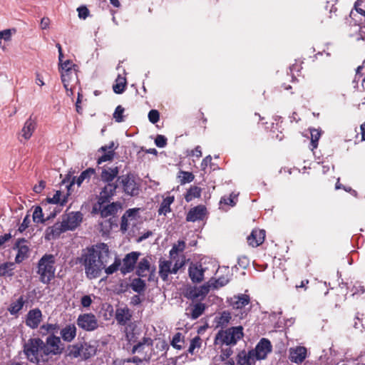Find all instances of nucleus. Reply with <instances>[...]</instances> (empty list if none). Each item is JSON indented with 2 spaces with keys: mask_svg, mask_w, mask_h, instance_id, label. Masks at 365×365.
I'll return each mask as SVG.
<instances>
[{
  "mask_svg": "<svg viewBox=\"0 0 365 365\" xmlns=\"http://www.w3.org/2000/svg\"><path fill=\"white\" fill-rule=\"evenodd\" d=\"M184 343V336L180 332L176 333L171 341L172 346L178 350H181L183 348Z\"/></svg>",
  "mask_w": 365,
  "mask_h": 365,
  "instance_id": "35",
  "label": "nucleus"
},
{
  "mask_svg": "<svg viewBox=\"0 0 365 365\" xmlns=\"http://www.w3.org/2000/svg\"><path fill=\"white\" fill-rule=\"evenodd\" d=\"M205 310V305L203 304L199 303L196 304L192 309H191V315L193 319L198 318L204 312Z\"/></svg>",
  "mask_w": 365,
  "mask_h": 365,
  "instance_id": "44",
  "label": "nucleus"
},
{
  "mask_svg": "<svg viewBox=\"0 0 365 365\" xmlns=\"http://www.w3.org/2000/svg\"><path fill=\"white\" fill-rule=\"evenodd\" d=\"M307 350L304 346H298L290 348L289 350V359L295 364H302L307 357Z\"/></svg>",
  "mask_w": 365,
  "mask_h": 365,
  "instance_id": "16",
  "label": "nucleus"
},
{
  "mask_svg": "<svg viewBox=\"0 0 365 365\" xmlns=\"http://www.w3.org/2000/svg\"><path fill=\"white\" fill-rule=\"evenodd\" d=\"M24 304V301L23 299V297L19 298L15 302H13L10 305V307L9 308V312L11 314H15L18 313L19 311H20L22 309Z\"/></svg>",
  "mask_w": 365,
  "mask_h": 365,
  "instance_id": "40",
  "label": "nucleus"
},
{
  "mask_svg": "<svg viewBox=\"0 0 365 365\" xmlns=\"http://www.w3.org/2000/svg\"><path fill=\"white\" fill-rule=\"evenodd\" d=\"M310 130L311 135V146L312 150L315 149L318 145V140L321 136V132L315 128H312Z\"/></svg>",
  "mask_w": 365,
  "mask_h": 365,
  "instance_id": "41",
  "label": "nucleus"
},
{
  "mask_svg": "<svg viewBox=\"0 0 365 365\" xmlns=\"http://www.w3.org/2000/svg\"><path fill=\"white\" fill-rule=\"evenodd\" d=\"M99 209L101 210V216L107 217L110 215H114L117 212V205L112 203L104 207H103V205H100Z\"/></svg>",
  "mask_w": 365,
  "mask_h": 365,
  "instance_id": "34",
  "label": "nucleus"
},
{
  "mask_svg": "<svg viewBox=\"0 0 365 365\" xmlns=\"http://www.w3.org/2000/svg\"><path fill=\"white\" fill-rule=\"evenodd\" d=\"M155 348L160 351H164L168 349V345L165 341L158 340V341L155 344Z\"/></svg>",
  "mask_w": 365,
  "mask_h": 365,
  "instance_id": "61",
  "label": "nucleus"
},
{
  "mask_svg": "<svg viewBox=\"0 0 365 365\" xmlns=\"http://www.w3.org/2000/svg\"><path fill=\"white\" fill-rule=\"evenodd\" d=\"M66 232L65 228L63 227V225L61 222L55 223L53 226L49 227L46 230V239L48 240H51L52 239H56L59 235Z\"/></svg>",
  "mask_w": 365,
  "mask_h": 365,
  "instance_id": "21",
  "label": "nucleus"
},
{
  "mask_svg": "<svg viewBox=\"0 0 365 365\" xmlns=\"http://www.w3.org/2000/svg\"><path fill=\"white\" fill-rule=\"evenodd\" d=\"M12 31L15 32V30L5 29L4 31H0V40L4 39L6 41H10L12 35Z\"/></svg>",
  "mask_w": 365,
  "mask_h": 365,
  "instance_id": "55",
  "label": "nucleus"
},
{
  "mask_svg": "<svg viewBox=\"0 0 365 365\" xmlns=\"http://www.w3.org/2000/svg\"><path fill=\"white\" fill-rule=\"evenodd\" d=\"M103 153L104 154L98 158V164H101L102 163L110 161L113 159L114 153H113L112 150H108Z\"/></svg>",
  "mask_w": 365,
  "mask_h": 365,
  "instance_id": "52",
  "label": "nucleus"
},
{
  "mask_svg": "<svg viewBox=\"0 0 365 365\" xmlns=\"http://www.w3.org/2000/svg\"><path fill=\"white\" fill-rule=\"evenodd\" d=\"M14 269V264L12 262H7L0 265V276L10 277L13 274Z\"/></svg>",
  "mask_w": 365,
  "mask_h": 365,
  "instance_id": "37",
  "label": "nucleus"
},
{
  "mask_svg": "<svg viewBox=\"0 0 365 365\" xmlns=\"http://www.w3.org/2000/svg\"><path fill=\"white\" fill-rule=\"evenodd\" d=\"M82 219L80 212H71L64 215L61 222L66 231L73 230L81 224Z\"/></svg>",
  "mask_w": 365,
  "mask_h": 365,
  "instance_id": "12",
  "label": "nucleus"
},
{
  "mask_svg": "<svg viewBox=\"0 0 365 365\" xmlns=\"http://www.w3.org/2000/svg\"><path fill=\"white\" fill-rule=\"evenodd\" d=\"M139 210L140 209L138 208H133L128 210L123 215V219H128L130 221L135 220L136 216L138 214Z\"/></svg>",
  "mask_w": 365,
  "mask_h": 365,
  "instance_id": "48",
  "label": "nucleus"
},
{
  "mask_svg": "<svg viewBox=\"0 0 365 365\" xmlns=\"http://www.w3.org/2000/svg\"><path fill=\"white\" fill-rule=\"evenodd\" d=\"M153 271L154 269H151L150 262L147 258H143L139 262L137 269L138 276L142 277H147Z\"/></svg>",
  "mask_w": 365,
  "mask_h": 365,
  "instance_id": "25",
  "label": "nucleus"
},
{
  "mask_svg": "<svg viewBox=\"0 0 365 365\" xmlns=\"http://www.w3.org/2000/svg\"><path fill=\"white\" fill-rule=\"evenodd\" d=\"M153 344V340L150 337H143L141 341H138L136 344L133 346L132 354L138 353H144L145 351V348H150Z\"/></svg>",
  "mask_w": 365,
  "mask_h": 365,
  "instance_id": "23",
  "label": "nucleus"
},
{
  "mask_svg": "<svg viewBox=\"0 0 365 365\" xmlns=\"http://www.w3.org/2000/svg\"><path fill=\"white\" fill-rule=\"evenodd\" d=\"M179 178H180V183L182 185L192 182L195 177L192 173L181 171Z\"/></svg>",
  "mask_w": 365,
  "mask_h": 365,
  "instance_id": "47",
  "label": "nucleus"
},
{
  "mask_svg": "<svg viewBox=\"0 0 365 365\" xmlns=\"http://www.w3.org/2000/svg\"><path fill=\"white\" fill-rule=\"evenodd\" d=\"M148 119L152 123H156L159 121L160 114L157 110H151L148 113Z\"/></svg>",
  "mask_w": 365,
  "mask_h": 365,
  "instance_id": "54",
  "label": "nucleus"
},
{
  "mask_svg": "<svg viewBox=\"0 0 365 365\" xmlns=\"http://www.w3.org/2000/svg\"><path fill=\"white\" fill-rule=\"evenodd\" d=\"M119 185L122 186L125 193L130 196H136L139 194L140 185L135 181V178L133 174L128 173L120 176L118 178Z\"/></svg>",
  "mask_w": 365,
  "mask_h": 365,
  "instance_id": "8",
  "label": "nucleus"
},
{
  "mask_svg": "<svg viewBox=\"0 0 365 365\" xmlns=\"http://www.w3.org/2000/svg\"><path fill=\"white\" fill-rule=\"evenodd\" d=\"M95 174V170L93 168H88L86 170L83 171L81 174L77 178H73L72 182H71L70 185H72L73 184H77V185L79 187L81 185L83 181L87 180L88 181L91 176H93Z\"/></svg>",
  "mask_w": 365,
  "mask_h": 365,
  "instance_id": "27",
  "label": "nucleus"
},
{
  "mask_svg": "<svg viewBox=\"0 0 365 365\" xmlns=\"http://www.w3.org/2000/svg\"><path fill=\"white\" fill-rule=\"evenodd\" d=\"M207 212L206 207L203 205H197L192 208L187 213L186 220L189 222L202 220Z\"/></svg>",
  "mask_w": 365,
  "mask_h": 365,
  "instance_id": "18",
  "label": "nucleus"
},
{
  "mask_svg": "<svg viewBox=\"0 0 365 365\" xmlns=\"http://www.w3.org/2000/svg\"><path fill=\"white\" fill-rule=\"evenodd\" d=\"M61 339L58 336L51 335L46 338V342H43V350L45 356L49 354L56 355L62 352L63 348L61 347Z\"/></svg>",
  "mask_w": 365,
  "mask_h": 365,
  "instance_id": "11",
  "label": "nucleus"
},
{
  "mask_svg": "<svg viewBox=\"0 0 365 365\" xmlns=\"http://www.w3.org/2000/svg\"><path fill=\"white\" fill-rule=\"evenodd\" d=\"M119 170L118 167L107 168L103 170L101 173V179L108 183H113V180L118 175Z\"/></svg>",
  "mask_w": 365,
  "mask_h": 365,
  "instance_id": "24",
  "label": "nucleus"
},
{
  "mask_svg": "<svg viewBox=\"0 0 365 365\" xmlns=\"http://www.w3.org/2000/svg\"><path fill=\"white\" fill-rule=\"evenodd\" d=\"M60 334L64 341L70 342L76 335V328L74 325H67L61 330Z\"/></svg>",
  "mask_w": 365,
  "mask_h": 365,
  "instance_id": "26",
  "label": "nucleus"
},
{
  "mask_svg": "<svg viewBox=\"0 0 365 365\" xmlns=\"http://www.w3.org/2000/svg\"><path fill=\"white\" fill-rule=\"evenodd\" d=\"M244 336L242 326L232 327L220 330L215 337V344L220 346H235Z\"/></svg>",
  "mask_w": 365,
  "mask_h": 365,
  "instance_id": "3",
  "label": "nucleus"
},
{
  "mask_svg": "<svg viewBox=\"0 0 365 365\" xmlns=\"http://www.w3.org/2000/svg\"><path fill=\"white\" fill-rule=\"evenodd\" d=\"M117 185L115 183H107L100 192L98 202L99 205L110 202V198L115 195Z\"/></svg>",
  "mask_w": 365,
  "mask_h": 365,
  "instance_id": "15",
  "label": "nucleus"
},
{
  "mask_svg": "<svg viewBox=\"0 0 365 365\" xmlns=\"http://www.w3.org/2000/svg\"><path fill=\"white\" fill-rule=\"evenodd\" d=\"M55 257L53 255H43L38 262L37 273L40 281L46 284L50 283L55 275Z\"/></svg>",
  "mask_w": 365,
  "mask_h": 365,
  "instance_id": "5",
  "label": "nucleus"
},
{
  "mask_svg": "<svg viewBox=\"0 0 365 365\" xmlns=\"http://www.w3.org/2000/svg\"><path fill=\"white\" fill-rule=\"evenodd\" d=\"M130 286L133 291L141 293L145 289V283L141 279L138 278L133 280Z\"/></svg>",
  "mask_w": 365,
  "mask_h": 365,
  "instance_id": "39",
  "label": "nucleus"
},
{
  "mask_svg": "<svg viewBox=\"0 0 365 365\" xmlns=\"http://www.w3.org/2000/svg\"><path fill=\"white\" fill-rule=\"evenodd\" d=\"M245 350L240 351L236 356V365H245Z\"/></svg>",
  "mask_w": 365,
  "mask_h": 365,
  "instance_id": "58",
  "label": "nucleus"
},
{
  "mask_svg": "<svg viewBox=\"0 0 365 365\" xmlns=\"http://www.w3.org/2000/svg\"><path fill=\"white\" fill-rule=\"evenodd\" d=\"M354 8L359 14L365 16V0H357L355 2Z\"/></svg>",
  "mask_w": 365,
  "mask_h": 365,
  "instance_id": "53",
  "label": "nucleus"
},
{
  "mask_svg": "<svg viewBox=\"0 0 365 365\" xmlns=\"http://www.w3.org/2000/svg\"><path fill=\"white\" fill-rule=\"evenodd\" d=\"M257 361L267 359V355L272 351V345L266 338H262L255 349H252Z\"/></svg>",
  "mask_w": 365,
  "mask_h": 365,
  "instance_id": "10",
  "label": "nucleus"
},
{
  "mask_svg": "<svg viewBox=\"0 0 365 365\" xmlns=\"http://www.w3.org/2000/svg\"><path fill=\"white\" fill-rule=\"evenodd\" d=\"M209 288L207 285L192 289L189 291L188 296L192 299H202L208 293Z\"/></svg>",
  "mask_w": 365,
  "mask_h": 365,
  "instance_id": "28",
  "label": "nucleus"
},
{
  "mask_svg": "<svg viewBox=\"0 0 365 365\" xmlns=\"http://www.w3.org/2000/svg\"><path fill=\"white\" fill-rule=\"evenodd\" d=\"M91 302H92V300H91V298L90 297V296L86 295L81 298V304L85 307H89L91 305Z\"/></svg>",
  "mask_w": 365,
  "mask_h": 365,
  "instance_id": "63",
  "label": "nucleus"
},
{
  "mask_svg": "<svg viewBox=\"0 0 365 365\" xmlns=\"http://www.w3.org/2000/svg\"><path fill=\"white\" fill-rule=\"evenodd\" d=\"M202 189L197 186H192L187 190L185 199L187 202H190L195 198H199L201 196Z\"/></svg>",
  "mask_w": 365,
  "mask_h": 365,
  "instance_id": "33",
  "label": "nucleus"
},
{
  "mask_svg": "<svg viewBox=\"0 0 365 365\" xmlns=\"http://www.w3.org/2000/svg\"><path fill=\"white\" fill-rule=\"evenodd\" d=\"M155 143L158 148H164L167 144V139L162 135H158L155 138Z\"/></svg>",
  "mask_w": 365,
  "mask_h": 365,
  "instance_id": "57",
  "label": "nucleus"
},
{
  "mask_svg": "<svg viewBox=\"0 0 365 365\" xmlns=\"http://www.w3.org/2000/svg\"><path fill=\"white\" fill-rule=\"evenodd\" d=\"M120 265V261L118 259H115V262L105 269V272L107 274H111L116 272Z\"/></svg>",
  "mask_w": 365,
  "mask_h": 365,
  "instance_id": "51",
  "label": "nucleus"
},
{
  "mask_svg": "<svg viewBox=\"0 0 365 365\" xmlns=\"http://www.w3.org/2000/svg\"><path fill=\"white\" fill-rule=\"evenodd\" d=\"M202 345V339L199 336H195L193 339H191L190 344L189 346V348L187 349V352L194 354L197 351H195V349L197 350L200 349Z\"/></svg>",
  "mask_w": 365,
  "mask_h": 365,
  "instance_id": "38",
  "label": "nucleus"
},
{
  "mask_svg": "<svg viewBox=\"0 0 365 365\" xmlns=\"http://www.w3.org/2000/svg\"><path fill=\"white\" fill-rule=\"evenodd\" d=\"M185 248V242L182 240H180L177 244H175L172 249L170 251V255L172 257H174L175 255H178L179 252H182L184 251Z\"/></svg>",
  "mask_w": 365,
  "mask_h": 365,
  "instance_id": "43",
  "label": "nucleus"
},
{
  "mask_svg": "<svg viewBox=\"0 0 365 365\" xmlns=\"http://www.w3.org/2000/svg\"><path fill=\"white\" fill-rule=\"evenodd\" d=\"M237 196L238 194H235L234 192L231 193L229 196H223L220 199V205L221 206L225 205L234 207L236 205Z\"/></svg>",
  "mask_w": 365,
  "mask_h": 365,
  "instance_id": "36",
  "label": "nucleus"
},
{
  "mask_svg": "<svg viewBox=\"0 0 365 365\" xmlns=\"http://www.w3.org/2000/svg\"><path fill=\"white\" fill-rule=\"evenodd\" d=\"M36 123L34 119L29 118L24 123V125L21 132V136L24 138L25 140H29L34 131L36 129Z\"/></svg>",
  "mask_w": 365,
  "mask_h": 365,
  "instance_id": "22",
  "label": "nucleus"
},
{
  "mask_svg": "<svg viewBox=\"0 0 365 365\" xmlns=\"http://www.w3.org/2000/svg\"><path fill=\"white\" fill-rule=\"evenodd\" d=\"M250 301V297L244 294L231 297L229 302L234 312L232 314L223 312L220 319H231L232 317H239L240 319L247 317L246 306L249 305Z\"/></svg>",
  "mask_w": 365,
  "mask_h": 365,
  "instance_id": "4",
  "label": "nucleus"
},
{
  "mask_svg": "<svg viewBox=\"0 0 365 365\" xmlns=\"http://www.w3.org/2000/svg\"><path fill=\"white\" fill-rule=\"evenodd\" d=\"M41 317V312L38 309L31 310L27 316V319H39Z\"/></svg>",
  "mask_w": 365,
  "mask_h": 365,
  "instance_id": "56",
  "label": "nucleus"
},
{
  "mask_svg": "<svg viewBox=\"0 0 365 365\" xmlns=\"http://www.w3.org/2000/svg\"><path fill=\"white\" fill-rule=\"evenodd\" d=\"M68 197L62 195L61 191H57L52 197H48L47 201L50 204H56L63 206L67 202Z\"/></svg>",
  "mask_w": 365,
  "mask_h": 365,
  "instance_id": "29",
  "label": "nucleus"
},
{
  "mask_svg": "<svg viewBox=\"0 0 365 365\" xmlns=\"http://www.w3.org/2000/svg\"><path fill=\"white\" fill-rule=\"evenodd\" d=\"M68 350L69 356L73 358L81 357V359L86 360L96 355L97 346L85 341L78 342L69 346Z\"/></svg>",
  "mask_w": 365,
  "mask_h": 365,
  "instance_id": "7",
  "label": "nucleus"
},
{
  "mask_svg": "<svg viewBox=\"0 0 365 365\" xmlns=\"http://www.w3.org/2000/svg\"><path fill=\"white\" fill-rule=\"evenodd\" d=\"M125 77L121 75H118L115 80V83L113 86V91L118 94L122 93L125 90Z\"/></svg>",
  "mask_w": 365,
  "mask_h": 365,
  "instance_id": "32",
  "label": "nucleus"
},
{
  "mask_svg": "<svg viewBox=\"0 0 365 365\" xmlns=\"http://www.w3.org/2000/svg\"><path fill=\"white\" fill-rule=\"evenodd\" d=\"M80 327L87 330L93 331L98 327V321H77Z\"/></svg>",
  "mask_w": 365,
  "mask_h": 365,
  "instance_id": "42",
  "label": "nucleus"
},
{
  "mask_svg": "<svg viewBox=\"0 0 365 365\" xmlns=\"http://www.w3.org/2000/svg\"><path fill=\"white\" fill-rule=\"evenodd\" d=\"M26 242V240L22 238L17 240L16 243L15 248H17L18 250V253L15 258L16 263H20L28 257L29 248L26 245H24Z\"/></svg>",
  "mask_w": 365,
  "mask_h": 365,
  "instance_id": "19",
  "label": "nucleus"
},
{
  "mask_svg": "<svg viewBox=\"0 0 365 365\" xmlns=\"http://www.w3.org/2000/svg\"><path fill=\"white\" fill-rule=\"evenodd\" d=\"M30 223V217L29 215H26L22 222V223L19 225L18 231L19 232H23L26 230V229L29 227Z\"/></svg>",
  "mask_w": 365,
  "mask_h": 365,
  "instance_id": "59",
  "label": "nucleus"
},
{
  "mask_svg": "<svg viewBox=\"0 0 365 365\" xmlns=\"http://www.w3.org/2000/svg\"><path fill=\"white\" fill-rule=\"evenodd\" d=\"M209 270L206 265V260L198 263H192L189 267V276L193 282H200L203 280L205 274Z\"/></svg>",
  "mask_w": 365,
  "mask_h": 365,
  "instance_id": "9",
  "label": "nucleus"
},
{
  "mask_svg": "<svg viewBox=\"0 0 365 365\" xmlns=\"http://www.w3.org/2000/svg\"><path fill=\"white\" fill-rule=\"evenodd\" d=\"M50 19L48 17H43L41 20L40 27L41 29H47L50 25Z\"/></svg>",
  "mask_w": 365,
  "mask_h": 365,
  "instance_id": "62",
  "label": "nucleus"
},
{
  "mask_svg": "<svg viewBox=\"0 0 365 365\" xmlns=\"http://www.w3.org/2000/svg\"><path fill=\"white\" fill-rule=\"evenodd\" d=\"M78 16L85 19L88 16V9L86 7H80L78 9Z\"/></svg>",
  "mask_w": 365,
  "mask_h": 365,
  "instance_id": "60",
  "label": "nucleus"
},
{
  "mask_svg": "<svg viewBox=\"0 0 365 365\" xmlns=\"http://www.w3.org/2000/svg\"><path fill=\"white\" fill-rule=\"evenodd\" d=\"M212 157L210 155L206 156L201 163V168L202 170H205L207 167L208 164L211 163Z\"/></svg>",
  "mask_w": 365,
  "mask_h": 365,
  "instance_id": "64",
  "label": "nucleus"
},
{
  "mask_svg": "<svg viewBox=\"0 0 365 365\" xmlns=\"http://www.w3.org/2000/svg\"><path fill=\"white\" fill-rule=\"evenodd\" d=\"M59 72L67 95H73V88L78 83V66L72 61L66 60L62 64V68H59Z\"/></svg>",
  "mask_w": 365,
  "mask_h": 365,
  "instance_id": "2",
  "label": "nucleus"
},
{
  "mask_svg": "<svg viewBox=\"0 0 365 365\" xmlns=\"http://www.w3.org/2000/svg\"><path fill=\"white\" fill-rule=\"evenodd\" d=\"M139 254L135 252H130L128 254L125 258L123 259V264L121 267V272L123 274H126L130 272L138 260Z\"/></svg>",
  "mask_w": 365,
  "mask_h": 365,
  "instance_id": "17",
  "label": "nucleus"
},
{
  "mask_svg": "<svg viewBox=\"0 0 365 365\" xmlns=\"http://www.w3.org/2000/svg\"><path fill=\"white\" fill-rule=\"evenodd\" d=\"M230 279L228 275L220 277L217 279H212L208 282V287L213 289H218L219 287L225 286L230 282Z\"/></svg>",
  "mask_w": 365,
  "mask_h": 365,
  "instance_id": "30",
  "label": "nucleus"
},
{
  "mask_svg": "<svg viewBox=\"0 0 365 365\" xmlns=\"http://www.w3.org/2000/svg\"><path fill=\"white\" fill-rule=\"evenodd\" d=\"M119 324L123 326H125V335L126 338L130 343L135 342L138 339V335H139L140 331L138 328L135 321H118Z\"/></svg>",
  "mask_w": 365,
  "mask_h": 365,
  "instance_id": "14",
  "label": "nucleus"
},
{
  "mask_svg": "<svg viewBox=\"0 0 365 365\" xmlns=\"http://www.w3.org/2000/svg\"><path fill=\"white\" fill-rule=\"evenodd\" d=\"M80 263L84 266L86 277L92 279L100 276L107 262L103 260V256L98 251L90 248L81 255Z\"/></svg>",
  "mask_w": 365,
  "mask_h": 365,
  "instance_id": "1",
  "label": "nucleus"
},
{
  "mask_svg": "<svg viewBox=\"0 0 365 365\" xmlns=\"http://www.w3.org/2000/svg\"><path fill=\"white\" fill-rule=\"evenodd\" d=\"M43 347V341L41 339H29L24 345V352L29 361L38 363L46 356Z\"/></svg>",
  "mask_w": 365,
  "mask_h": 365,
  "instance_id": "6",
  "label": "nucleus"
},
{
  "mask_svg": "<svg viewBox=\"0 0 365 365\" xmlns=\"http://www.w3.org/2000/svg\"><path fill=\"white\" fill-rule=\"evenodd\" d=\"M265 238V231L264 230H254L247 237V242L253 247L262 244Z\"/></svg>",
  "mask_w": 365,
  "mask_h": 365,
  "instance_id": "20",
  "label": "nucleus"
},
{
  "mask_svg": "<svg viewBox=\"0 0 365 365\" xmlns=\"http://www.w3.org/2000/svg\"><path fill=\"white\" fill-rule=\"evenodd\" d=\"M174 201L173 196H168L163 199V202L160 204V208L158 210L159 215H165L167 213L170 212V205Z\"/></svg>",
  "mask_w": 365,
  "mask_h": 365,
  "instance_id": "31",
  "label": "nucleus"
},
{
  "mask_svg": "<svg viewBox=\"0 0 365 365\" xmlns=\"http://www.w3.org/2000/svg\"><path fill=\"white\" fill-rule=\"evenodd\" d=\"M232 354L233 350L232 349V346H226L225 347H222L220 355L221 361H225L232 355Z\"/></svg>",
  "mask_w": 365,
  "mask_h": 365,
  "instance_id": "45",
  "label": "nucleus"
},
{
  "mask_svg": "<svg viewBox=\"0 0 365 365\" xmlns=\"http://www.w3.org/2000/svg\"><path fill=\"white\" fill-rule=\"evenodd\" d=\"M257 359L252 350H250L247 353L245 351V365H255Z\"/></svg>",
  "mask_w": 365,
  "mask_h": 365,
  "instance_id": "49",
  "label": "nucleus"
},
{
  "mask_svg": "<svg viewBox=\"0 0 365 365\" xmlns=\"http://www.w3.org/2000/svg\"><path fill=\"white\" fill-rule=\"evenodd\" d=\"M181 265L173 264L170 260H160L159 274L163 281H166L170 274H176Z\"/></svg>",
  "mask_w": 365,
  "mask_h": 365,
  "instance_id": "13",
  "label": "nucleus"
},
{
  "mask_svg": "<svg viewBox=\"0 0 365 365\" xmlns=\"http://www.w3.org/2000/svg\"><path fill=\"white\" fill-rule=\"evenodd\" d=\"M124 113V108L121 106H117L113 113V118L116 122L120 123L123 121V114Z\"/></svg>",
  "mask_w": 365,
  "mask_h": 365,
  "instance_id": "50",
  "label": "nucleus"
},
{
  "mask_svg": "<svg viewBox=\"0 0 365 365\" xmlns=\"http://www.w3.org/2000/svg\"><path fill=\"white\" fill-rule=\"evenodd\" d=\"M33 220L37 223L43 222L45 221L41 207L37 206L35 207L33 212Z\"/></svg>",
  "mask_w": 365,
  "mask_h": 365,
  "instance_id": "46",
  "label": "nucleus"
}]
</instances>
